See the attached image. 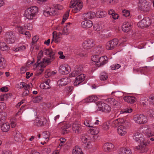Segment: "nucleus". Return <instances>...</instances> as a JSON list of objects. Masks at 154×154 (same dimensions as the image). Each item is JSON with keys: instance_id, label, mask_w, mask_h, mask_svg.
Segmentation results:
<instances>
[{"instance_id": "64", "label": "nucleus", "mask_w": 154, "mask_h": 154, "mask_svg": "<svg viewBox=\"0 0 154 154\" xmlns=\"http://www.w3.org/2000/svg\"><path fill=\"white\" fill-rule=\"evenodd\" d=\"M81 140L82 142L85 143H86L87 142V141L88 140V139L85 137H82L81 138Z\"/></svg>"}, {"instance_id": "18", "label": "nucleus", "mask_w": 154, "mask_h": 154, "mask_svg": "<svg viewBox=\"0 0 154 154\" xmlns=\"http://www.w3.org/2000/svg\"><path fill=\"white\" fill-rule=\"evenodd\" d=\"M69 80L67 77L61 79L58 81L57 84L60 86H65L69 82Z\"/></svg>"}, {"instance_id": "60", "label": "nucleus", "mask_w": 154, "mask_h": 154, "mask_svg": "<svg viewBox=\"0 0 154 154\" xmlns=\"http://www.w3.org/2000/svg\"><path fill=\"white\" fill-rule=\"evenodd\" d=\"M0 91H1L5 92H7L8 90L7 87H3L0 88Z\"/></svg>"}, {"instance_id": "48", "label": "nucleus", "mask_w": 154, "mask_h": 154, "mask_svg": "<svg viewBox=\"0 0 154 154\" xmlns=\"http://www.w3.org/2000/svg\"><path fill=\"white\" fill-rule=\"evenodd\" d=\"M132 110L131 108H127L126 109H125L124 111H121V112H122L120 113V115H122V114L124 113H131L132 112Z\"/></svg>"}, {"instance_id": "45", "label": "nucleus", "mask_w": 154, "mask_h": 154, "mask_svg": "<svg viewBox=\"0 0 154 154\" xmlns=\"http://www.w3.org/2000/svg\"><path fill=\"white\" fill-rule=\"evenodd\" d=\"M82 152V150L80 148L79 149L76 148L75 150L74 149H73L72 154H81Z\"/></svg>"}, {"instance_id": "2", "label": "nucleus", "mask_w": 154, "mask_h": 154, "mask_svg": "<svg viewBox=\"0 0 154 154\" xmlns=\"http://www.w3.org/2000/svg\"><path fill=\"white\" fill-rule=\"evenodd\" d=\"M38 11V8L37 7H30L25 10L24 14V16L28 19H32Z\"/></svg>"}, {"instance_id": "56", "label": "nucleus", "mask_w": 154, "mask_h": 154, "mask_svg": "<svg viewBox=\"0 0 154 154\" xmlns=\"http://www.w3.org/2000/svg\"><path fill=\"white\" fill-rule=\"evenodd\" d=\"M89 13L91 19L94 17H96V13H95L94 12L90 11L89 12Z\"/></svg>"}, {"instance_id": "11", "label": "nucleus", "mask_w": 154, "mask_h": 154, "mask_svg": "<svg viewBox=\"0 0 154 154\" xmlns=\"http://www.w3.org/2000/svg\"><path fill=\"white\" fill-rule=\"evenodd\" d=\"M15 36L12 32H9L5 35V41L9 44H11L15 42Z\"/></svg>"}, {"instance_id": "1", "label": "nucleus", "mask_w": 154, "mask_h": 154, "mask_svg": "<svg viewBox=\"0 0 154 154\" xmlns=\"http://www.w3.org/2000/svg\"><path fill=\"white\" fill-rule=\"evenodd\" d=\"M135 141L138 142H140V145L136 147V149L140 150L141 152L143 153L146 152L148 149L146 146L149 143H146L145 138L143 134L140 132H137L135 133L133 137Z\"/></svg>"}, {"instance_id": "24", "label": "nucleus", "mask_w": 154, "mask_h": 154, "mask_svg": "<svg viewBox=\"0 0 154 154\" xmlns=\"http://www.w3.org/2000/svg\"><path fill=\"white\" fill-rule=\"evenodd\" d=\"M117 131L118 134L121 136L124 135L126 133L125 128L122 125H121L118 127Z\"/></svg>"}, {"instance_id": "43", "label": "nucleus", "mask_w": 154, "mask_h": 154, "mask_svg": "<svg viewBox=\"0 0 154 154\" xmlns=\"http://www.w3.org/2000/svg\"><path fill=\"white\" fill-rule=\"evenodd\" d=\"M96 54L91 57V60L94 62H96V63H97V62H98V60L99 58V57Z\"/></svg>"}, {"instance_id": "14", "label": "nucleus", "mask_w": 154, "mask_h": 154, "mask_svg": "<svg viewBox=\"0 0 154 154\" xmlns=\"http://www.w3.org/2000/svg\"><path fill=\"white\" fill-rule=\"evenodd\" d=\"M108 62V58L106 56H103L99 57L98 60V62L97 63H96V65L98 66H103L106 63Z\"/></svg>"}, {"instance_id": "27", "label": "nucleus", "mask_w": 154, "mask_h": 154, "mask_svg": "<svg viewBox=\"0 0 154 154\" xmlns=\"http://www.w3.org/2000/svg\"><path fill=\"white\" fill-rule=\"evenodd\" d=\"M10 127L9 125L6 123L3 124L1 126L2 130L4 132H7L8 131Z\"/></svg>"}, {"instance_id": "9", "label": "nucleus", "mask_w": 154, "mask_h": 154, "mask_svg": "<svg viewBox=\"0 0 154 154\" xmlns=\"http://www.w3.org/2000/svg\"><path fill=\"white\" fill-rule=\"evenodd\" d=\"M95 44V41L94 40L88 39L84 42L83 46L85 49H90L94 46Z\"/></svg>"}, {"instance_id": "23", "label": "nucleus", "mask_w": 154, "mask_h": 154, "mask_svg": "<svg viewBox=\"0 0 154 154\" xmlns=\"http://www.w3.org/2000/svg\"><path fill=\"white\" fill-rule=\"evenodd\" d=\"M72 130L75 133L79 134L82 131V127L80 125L73 123L72 126Z\"/></svg>"}, {"instance_id": "62", "label": "nucleus", "mask_w": 154, "mask_h": 154, "mask_svg": "<svg viewBox=\"0 0 154 154\" xmlns=\"http://www.w3.org/2000/svg\"><path fill=\"white\" fill-rule=\"evenodd\" d=\"M121 67V66L118 64H116L114 66V67L113 66L111 68L112 69H119L120 67Z\"/></svg>"}, {"instance_id": "21", "label": "nucleus", "mask_w": 154, "mask_h": 154, "mask_svg": "<svg viewBox=\"0 0 154 154\" xmlns=\"http://www.w3.org/2000/svg\"><path fill=\"white\" fill-rule=\"evenodd\" d=\"M43 50L44 54L48 57H55V53L52 51L51 49L44 48Z\"/></svg>"}, {"instance_id": "8", "label": "nucleus", "mask_w": 154, "mask_h": 154, "mask_svg": "<svg viewBox=\"0 0 154 154\" xmlns=\"http://www.w3.org/2000/svg\"><path fill=\"white\" fill-rule=\"evenodd\" d=\"M98 108V110L102 111L104 112H109L111 110V107L108 104H106L105 103H100L97 104V106Z\"/></svg>"}, {"instance_id": "7", "label": "nucleus", "mask_w": 154, "mask_h": 154, "mask_svg": "<svg viewBox=\"0 0 154 154\" xmlns=\"http://www.w3.org/2000/svg\"><path fill=\"white\" fill-rule=\"evenodd\" d=\"M118 43V39L116 38H114L107 43L106 48L107 50H112L116 47Z\"/></svg>"}, {"instance_id": "20", "label": "nucleus", "mask_w": 154, "mask_h": 154, "mask_svg": "<svg viewBox=\"0 0 154 154\" xmlns=\"http://www.w3.org/2000/svg\"><path fill=\"white\" fill-rule=\"evenodd\" d=\"M93 25L92 22L90 20H86L82 21L81 23L82 26L84 28H90Z\"/></svg>"}, {"instance_id": "44", "label": "nucleus", "mask_w": 154, "mask_h": 154, "mask_svg": "<svg viewBox=\"0 0 154 154\" xmlns=\"http://www.w3.org/2000/svg\"><path fill=\"white\" fill-rule=\"evenodd\" d=\"M147 114L150 117H154V110L152 109H149L147 112Z\"/></svg>"}, {"instance_id": "46", "label": "nucleus", "mask_w": 154, "mask_h": 154, "mask_svg": "<svg viewBox=\"0 0 154 154\" xmlns=\"http://www.w3.org/2000/svg\"><path fill=\"white\" fill-rule=\"evenodd\" d=\"M111 125L113 127H116L118 126H120L117 119L114 120L112 122Z\"/></svg>"}, {"instance_id": "32", "label": "nucleus", "mask_w": 154, "mask_h": 154, "mask_svg": "<svg viewBox=\"0 0 154 154\" xmlns=\"http://www.w3.org/2000/svg\"><path fill=\"white\" fill-rule=\"evenodd\" d=\"M70 126V125L69 124H64L62 126L61 128L63 130L64 134H67L69 133V130H67V129L69 128Z\"/></svg>"}, {"instance_id": "16", "label": "nucleus", "mask_w": 154, "mask_h": 154, "mask_svg": "<svg viewBox=\"0 0 154 154\" xmlns=\"http://www.w3.org/2000/svg\"><path fill=\"white\" fill-rule=\"evenodd\" d=\"M91 50H94V53L97 55H101L104 52V47L101 45H99L94 48V49H91Z\"/></svg>"}, {"instance_id": "47", "label": "nucleus", "mask_w": 154, "mask_h": 154, "mask_svg": "<svg viewBox=\"0 0 154 154\" xmlns=\"http://www.w3.org/2000/svg\"><path fill=\"white\" fill-rule=\"evenodd\" d=\"M42 97L40 96H38L33 98V101L34 103L39 102L42 100Z\"/></svg>"}, {"instance_id": "57", "label": "nucleus", "mask_w": 154, "mask_h": 154, "mask_svg": "<svg viewBox=\"0 0 154 154\" xmlns=\"http://www.w3.org/2000/svg\"><path fill=\"white\" fill-rule=\"evenodd\" d=\"M112 17L114 20H116L118 19L119 17V15L116 13H114L112 15Z\"/></svg>"}, {"instance_id": "25", "label": "nucleus", "mask_w": 154, "mask_h": 154, "mask_svg": "<svg viewBox=\"0 0 154 154\" xmlns=\"http://www.w3.org/2000/svg\"><path fill=\"white\" fill-rule=\"evenodd\" d=\"M14 138L15 141L18 142L21 140L22 135L19 131H15L14 132Z\"/></svg>"}, {"instance_id": "22", "label": "nucleus", "mask_w": 154, "mask_h": 154, "mask_svg": "<svg viewBox=\"0 0 154 154\" xmlns=\"http://www.w3.org/2000/svg\"><path fill=\"white\" fill-rule=\"evenodd\" d=\"M43 56V53L42 50L40 51L38 54L37 61L34 64V66L37 68L41 63V61H40L41 59Z\"/></svg>"}, {"instance_id": "50", "label": "nucleus", "mask_w": 154, "mask_h": 154, "mask_svg": "<svg viewBox=\"0 0 154 154\" xmlns=\"http://www.w3.org/2000/svg\"><path fill=\"white\" fill-rule=\"evenodd\" d=\"M93 27L94 29V30L96 31H99L100 30V29H101L100 26L97 24H96L94 25L93 26Z\"/></svg>"}, {"instance_id": "13", "label": "nucleus", "mask_w": 154, "mask_h": 154, "mask_svg": "<svg viewBox=\"0 0 154 154\" xmlns=\"http://www.w3.org/2000/svg\"><path fill=\"white\" fill-rule=\"evenodd\" d=\"M50 57V58L45 57L42 59V60L41 61V63L40 64L41 68H45L46 65L50 64L55 59V57Z\"/></svg>"}, {"instance_id": "17", "label": "nucleus", "mask_w": 154, "mask_h": 154, "mask_svg": "<svg viewBox=\"0 0 154 154\" xmlns=\"http://www.w3.org/2000/svg\"><path fill=\"white\" fill-rule=\"evenodd\" d=\"M132 25L128 22H125L122 26V29L124 32H128L131 29Z\"/></svg>"}, {"instance_id": "3", "label": "nucleus", "mask_w": 154, "mask_h": 154, "mask_svg": "<svg viewBox=\"0 0 154 154\" xmlns=\"http://www.w3.org/2000/svg\"><path fill=\"white\" fill-rule=\"evenodd\" d=\"M83 6V2L77 0H72L70 2V7L74 8L72 10L73 12L76 13L80 11Z\"/></svg>"}, {"instance_id": "4", "label": "nucleus", "mask_w": 154, "mask_h": 154, "mask_svg": "<svg viewBox=\"0 0 154 154\" xmlns=\"http://www.w3.org/2000/svg\"><path fill=\"white\" fill-rule=\"evenodd\" d=\"M149 3L146 0H140L138 4L139 9L144 12H149L151 9Z\"/></svg>"}, {"instance_id": "39", "label": "nucleus", "mask_w": 154, "mask_h": 154, "mask_svg": "<svg viewBox=\"0 0 154 154\" xmlns=\"http://www.w3.org/2000/svg\"><path fill=\"white\" fill-rule=\"evenodd\" d=\"M51 149L48 147H44L42 150V153L44 154H47L51 152Z\"/></svg>"}, {"instance_id": "35", "label": "nucleus", "mask_w": 154, "mask_h": 154, "mask_svg": "<svg viewBox=\"0 0 154 154\" xmlns=\"http://www.w3.org/2000/svg\"><path fill=\"white\" fill-rule=\"evenodd\" d=\"M6 116L7 114L5 112H0V122L1 123L4 122Z\"/></svg>"}, {"instance_id": "51", "label": "nucleus", "mask_w": 154, "mask_h": 154, "mask_svg": "<svg viewBox=\"0 0 154 154\" xmlns=\"http://www.w3.org/2000/svg\"><path fill=\"white\" fill-rule=\"evenodd\" d=\"M103 128L105 130H108L109 128V123H104L102 126Z\"/></svg>"}, {"instance_id": "33", "label": "nucleus", "mask_w": 154, "mask_h": 154, "mask_svg": "<svg viewBox=\"0 0 154 154\" xmlns=\"http://www.w3.org/2000/svg\"><path fill=\"white\" fill-rule=\"evenodd\" d=\"M145 133L147 137H150L154 136V132L152 131L150 128H148L145 131Z\"/></svg>"}, {"instance_id": "52", "label": "nucleus", "mask_w": 154, "mask_h": 154, "mask_svg": "<svg viewBox=\"0 0 154 154\" xmlns=\"http://www.w3.org/2000/svg\"><path fill=\"white\" fill-rule=\"evenodd\" d=\"M79 74L75 70L73 71L72 73L69 74L70 77H73L76 76L77 75H79Z\"/></svg>"}, {"instance_id": "30", "label": "nucleus", "mask_w": 154, "mask_h": 154, "mask_svg": "<svg viewBox=\"0 0 154 154\" xmlns=\"http://www.w3.org/2000/svg\"><path fill=\"white\" fill-rule=\"evenodd\" d=\"M107 13L105 11H98L96 13V17L97 18H103L106 16Z\"/></svg>"}, {"instance_id": "40", "label": "nucleus", "mask_w": 154, "mask_h": 154, "mask_svg": "<svg viewBox=\"0 0 154 154\" xmlns=\"http://www.w3.org/2000/svg\"><path fill=\"white\" fill-rule=\"evenodd\" d=\"M75 69L77 72H78L79 74H80L81 72L82 71L83 69V67L82 66H76Z\"/></svg>"}, {"instance_id": "61", "label": "nucleus", "mask_w": 154, "mask_h": 154, "mask_svg": "<svg viewBox=\"0 0 154 154\" xmlns=\"http://www.w3.org/2000/svg\"><path fill=\"white\" fill-rule=\"evenodd\" d=\"M1 97H2V101H3L5 100H6L8 98V95L6 94H4L2 95Z\"/></svg>"}, {"instance_id": "5", "label": "nucleus", "mask_w": 154, "mask_h": 154, "mask_svg": "<svg viewBox=\"0 0 154 154\" xmlns=\"http://www.w3.org/2000/svg\"><path fill=\"white\" fill-rule=\"evenodd\" d=\"M151 22V19L149 17H146L139 22L137 23V26L141 28H144L149 27Z\"/></svg>"}, {"instance_id": "41", "label": "nucleus", "mask_w": 154, "mask_h": 154, "mask_svg": "<svg viewBox=\"0 0 154 154\" xmlns=\"http://www.w3.org/2000/svg\"><path fill=\"white\" fill-rule=\"evenodd\" d=\"M68 26L66 25V26H64L62 31L63 35H68L69 33V30L68 28L67 27Z\"/></svg>"}, {"instance_id": "37", "label": "nucleus", "mask_w": 154, "mask_h": 154, "mask_svg": "<svg viewBox=\"0 0 154 154\" xmlns=\"http://www.w3.org/2000/svg\"><path fill=\"white\" fill-rule=\"evenodd\" d=\"M90 131L91 133L94 135H97L99 132V130L98 128L93 127V128L90 129Z\"/></svg>"}, {"instance_id": "38", "label": "nucleus", "mask_w": 154, "mask_h": 154, "mask_svg": "<svg viewBox=\"0 0 154 154\" xmlns=\"http://www.w3.org/2000/svg\"><path fill=\"white\" fill-rule=\"evenodd\" d=\"M119 103L115 99L114 100L112 103L111 105L112 106L114 107L119 108Z\"/></svg>"}, {"instance_id": "10", "label": "nucleus", "mask_w": 154, "mask_h": 154, "mask_svg": "<svg viewBox=\"0 0 154 154\" xmlns=\"http://www.w3.org/2000/svg\"><path fill=\"white\" fill-rule=\"evenodd\" d=\"M47 120L44 117H37L34 122V125L37 126H41L46 124Z\"/></svg>"}, {"instance_id": "29", "label": "nucleus", "mask_w": 154, "mask_h": 154, "mask_svg": "<svg viewBox=\"0 0 154 154\" xmlns=\"http://www.w3.org/2000/svg\"><path fill=\"white\" fill-rule=\"evenodd\" d=\"M50 81L48 80L45 82L41 83L40 85L41 88H42L43 89H47L50 88L49 85V82Z\"/></svg>"}, {"instance_id": "55", "label": "nucleus", "mask_w": 154, "mask_h": 154, "mask_svg": "<svg viewBox=\"0 0 154 154\" xmlns=\"http://www.w3.org/2000/svg\"><path fill=\"white\" fill-rule=\"evenodd\" d=\"M84 16L85 17L84 18L85 19H91L89 12H88L86 14H84Z\"/></svg>"}, {"instance_id": "19", "label": "nucleus", "mask_w": 154, "mask_h": 154, "mask_svg": "<svg viewBox=\"0 0 154 154\" xmlns=\"http://www.w3.org/2000/svg\"><path fill=\"white\" fill-rule=\"evenodd\" d=\"M123 99L125 101L131 104L134 103L137 101L135 97L129 96H124Z\"/></svg>"}, {"instance_id": "26", "label": "nucleus", "mask_w": 154, "mask_h": 154, "mask_svg": "<svg viewBox=\"0 0 154 154\" xmlns=\"http://www.w3.org/2000/svg\"><path fill=\"white\" fill-rule=\"evenodd\" d=\"M103 149L106 151H110L114 147V146L111 143H106L104 145Z\"/></svg>"}, {"instance_id": "28", "label": "nucleus", "mask_w": 154, "mask_h": 154, "mask_svg": "<svg viewBox=\"0 0 154 154\" xmlns=\"http://www.w3.org/2000/svg\"><path fill=\"white\" fill-rule=\"evenodd\" d=\"M117 120L120 125L122 124H125V125H126L129 127L130 125V123L126 121L123 118H119L117 119Z\"/></svg>"}, {"instance_id": "15", "label": "nucleus", "mask_w": 154, "mask_h": 154, "mask_svg": "<svg viewBox=\"0 0 154 154\" xmlns=\"http://www.w3.org/2000/svg\"><path fill=\"white\" fill-rule=\"evenodd\" d=\"M85 75L84 74H81L78 75L75 79L74 85L77 86L80 84L85 80Z\"/></svg>"}, {"instance_id": "54", "label": "nucleus", "mask_w": 154, "mask_h": 154, "mask_svg": "<svg viewBox=\"0 0 154 154\" xmlns=\"http://www.w3.org/2000/svg\"><path fill=\"white\" fill-rule=\"evenodd\" d=\"M66 89L69 93H71L73 89V87L72 86H69L66 88Z\"/></svg>"}, {"instance_id": "36", "label": "nucleus", "mask_w": 154, "mask_h": 154, "mask_svg": "<svg viewBox=\"0 0 154 154\" xmlns=\"http://www.w3.org/2000/svg\"><path fill=\"white\" fill-rule=\"evenodd\" d=\"M6 66V61L5 59H1L0 61V69L4 68Z\"/></svg>"}, {"instance_id": "42", "label": "nucleus", "mask_w": 154, "mask_h": 154, "mask_svg": "<svg viewBox=\"0 0 154 154\" xmlns=\"http://www.w3.org/2000/svg\"><path fill=\"white\" fill-rule=\"evenodd\" d=\"M108 78V75L106 73H102L100 76V79L101 80H105Z\"/></svg>"}, {"instance_id": "12", "label": "nucleus", "mask_w": 154, "mask_h": 154, "mask_svg": "<svg viewBox=\"0 0 154 154\" xmlns=\"http://www.w3.org/2000/svg\"><path fill=\"white\" fill-rule=\"evenodd\" d=\"M70 70V68L68 65L63 64L60 66L58 71L60 74L64 75L68 74Z\"/></svg>"}, {"instance_id": "34", "label": "nucleus", "mask_w": 154, "mask_h": 154, "mask_svg": "<svg viewBox=\"0 0 154 154\" xmlns=\"http://www.w3.org/2000/svg\"><path fill=\"white\" fill-rule=\"evenodd\" d=\"M98 99V98L95 95H92L89 96L87 99V101L89 102H95Z\"/></svg>"}, {"instance_id": "31", "label": "nucleus", "mask_w": 154, "mask_h": 154, "mask_svg": "<svg viewBox=\"0 0 154 154\" xmlns=\"http://www.w3.org/2000/svg\"><path fill=\"white\" fill-rule=\"evenodd\" d=\"M0 49L2 51L8 50L9 47L4 42H0Z\"/></svg>"}, {"instance_id": "53", "label": "nucleus", "mask_w": 154, "mask_h": 154, "mask_svg": "<svg viewBox=\"0 0 154 154\" xmlns=\"http://www.w3.org/2000/svg\"><path fill=\"white\" fill-rule=\"evenodd\" d=\"M69 15V11H66L64 15L63 18V19L64 20H66L68 18Z\"/></svg>"}, {"instance_id": "6", "label": "nucleus", "mask_w": 154, "mask_h": 154, "mask_svg": "<svg viewBox=\"0 0 154 154\" xmlns=\"http://www.w3.org/2000/svg\"><path fill=\"white\" fill-rule=\"evenodd\" d=\"M134 121L139 124H143L147 122L146 116L143 114H137L134 117Z\"/></svg>"}, {"instance_id": "59", "label": "nucleus", "mask_w": 154, "mask_h": 154, "mask_svg": "<svg viewBox=\"0 0 154 154\" xmlns=\"http://www.w3.org/2000/svg\"><path fill=\"white\" fill-rule=\"evenodd\" d=\"M125 12L124 11H123V15L125 16L126 17L129 16L130 15V13L129 11H127V10L125 11Z\"/></svg>"}, {"instance_id": "49", "label": "nucleus", "mask_w": 154, "mask_h": 154, "mask_svg": "<svg viewBox=\"0 0 154 154\" xmlns=\"http://www.w3.org/2000/svg\"><path fill=\"white\" fill-rule=\"evenodd\" d=\"M38 36H37V35H36L35 36H34L32 38V45H34L35 44V42H36L38 39Z\"/></svg>"}, {"instance_id": "63", "label": "nucleus", "mask_w": 154, "mask_h": 154, "mask_svg": "<svg viewBox=\"0 0 154 154\" xmlns=\"http://www.w3.org/2000/svg\"><path fill=\"white\" fill-rule=\"evenodd\" d=\"M125 154H131V150L129 148H126Z\"/></svg>"}, {"instance_id": "58", "label": "nucleus", "mask_w": 154, "mask_h": 154, "mask_svg": "<svg viewBox=\"0 0 154 154\" xmlns=\"http://www.w3.org/2000/svg\"><path fill=\"white\" fill-rule=\"evenodd\" d=\"M23 29L21 27H18V30L20 34H23Z\"/></svg>"}]
</instances>
